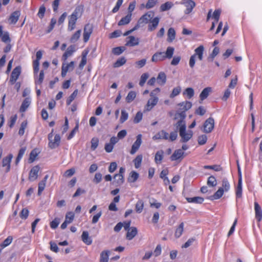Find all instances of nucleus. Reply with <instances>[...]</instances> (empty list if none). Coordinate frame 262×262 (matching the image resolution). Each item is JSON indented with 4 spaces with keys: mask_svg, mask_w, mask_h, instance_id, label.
Wrapping results in <instances>:
<instances>
[{
    "mask_svg": "<svg viewBox=\"0 0 262 262\" xmlns=\"http://www.w3.org/2000/svg\"><path fill=\"white\" fill-rule=\"evenodd\" d=\"M176 127L177 129H179V135L181 138V142L186 143L192 138L193 132L191 130L186 132L185 122H183L182 121H178L176 123Z\"/></svg>",
    "mask_w": 262,
    "mask_h": 262,
    "instance_id": "1",
    "label": "nucleus"
},
{
    "mask_svg": "<svg viewBox=\"0 0 262 262\" xmlns=\"http://www.w3.org/2000/svg\"><path fill=\"white\" fill-rule=\"evenodd\" d=\"M53 129H52V132L49 134L48 135V140H49V147L51 149H54L58 147L60 143L61 138L58 134H56L53 138Z\"/></svg>",
    "mask_w": 262,
    "mask_h": 262,
    "instance_id": "2",
    "label": "nucleus"
},
{
    "mask_svg": "<svg viewBox=\"0 0 262 262\" xmlns=\"http://www.w3.org/2000/svg\"><path fill=\"white\" fill-rule=\"evenodd\" d=\"M160 89L156 88L151 92L150 96L151 98L148 100L146 104V110L150 111L158 103L159 99L156 96V93H159Z\"/></svg>",
    "mask_w": 262,
    "mask_h": 262,
    "instance_id": "3",
    "label": "nucleus"
},
{
    "mask_svg": "<svg viewBox=\"0 0 262 262\" xmlns=\"http://www.w3.org/2000/svg\"><path fill=\"white\" fill-rule=\"evenodd\" d=\"M93 31V25L91 24H86L83 29V40L84 42H87Z\"/></svg>",
    "mask_w": 262,
    "mask_h": 262,
    "instance_id": "4",
    "label": "nucleus"
},
{
    "mask_svg": "<svg viewBox=\"0 0 262 262\" xmlns=\"http://www.w3.org/2000/svg\"><path fill=\"white\" fill-rule=\"evenodd\" d=\"M214 120L213 118L209 117L204 122L203 125V132L205 133H209L214 128Z\"/></svg>",
    "mask_w": 262,
    "mask_h": 262,
    "instance_id": "5",
    "label": "nucleus"
},
{
    "mask_svg": "<svg viewBox=\"0 0 262 262\" xmlns=\"http://www.w3.org/2000/svg\"><path fill=\"white\" fill-rule=\"evenodd\" d=\"M40 167L38 165L33 166L29 174L28 179L31 182H34L37 179Z\"/></svg>",
    "mask_w": 262,
    "mask_h": 262,
    "instance_id": "6",
    "label": "nucleus"
},
{
    "mask_svg": "<svg viewBox=\"0 0 262 262\" xmlns=\"http://www.w3.org/2000/svg\"><path fill=\"white\" fill-rule=\"evenodd\" d=\"M142 135L139 134L136 137V140L132 146V149L130 151L131 155H134L137 151L142 144Z\"/></svg>",
    "mask_w": 262,
    "mask_h": 262,
    "instance_id": "7",
    "label": "nucleus"
},
{
    "mask_svg": "<svg viewBox=\"0 0 262 262\" xmlns=\"http://www.w3.org/2000/svg\"><path fill=\"white\" fill-rule=\"evenodd\" d=\"M21 73V67L17 66L15 67L12 72L9 82L11 84H13L18 78Z\"/></svg>",
    "mask_w": 262,
    "mask_h": 262,
    "instance_id": "8",
    "label": "nucleus"
},
{
    "mask_svg": "<svg viewBox=\"0 0 262 262\" xmlns=\"http://www.w3.org/2000/svg\"><path fill=\"white\" fill-rule=\"evenodd\" d=\"M154 15L153 12H148L143 15L138 20V25H143L147 24Z\"/></svg>",
    "mask_w": 262,
    "mask_h": 262,
    "instance_id": "9",
    "label": "nucleus"
},
{
    "mask_svg": "<svg viewBox=\"0 0 262 262\" xmlns=\"http://www.w3.org/2000/svg\"><path fill=\"white\" fill-rule=\"evenodd\" d=\"M182 4H184L186 7V9L185 11V13L186 14L190 13L192 12L193 8L195 6V2L192 0L183 1Z\"/></svg>",
    "mask_w": 262,
    "mask_h": 262,
    "instance_id": "10",
    "label": "nucleus"
},
{
    "mask_svg": "<svg viewBox=\"0 0 262 262\" xmlns=\"http://www.w3.org/2000/svg\"><path fill=\"white\" fill-rule=\"evenodd\" d=\"M13 158V155L9 154L8 156L4 157L2 160L3 167H6V172H8L10 169V163Z\"/></svg>",
    "mask_w": 262,
    "mask_h": 262,
    "instance_id": "11",
    "label": "nucleus"
},
{
    "mask_svg": "<svg viewBox=\"0 0 262 262\" xmlns=\"http://www.w3.org/2000/svg\"><path fill=\"white\" fill-rule=\"evenodd\" d=\"M78 18L74 15H70L69 16L68 27V30L69 31H72L75 28V25Z\"/></svg>",
    "mask_w": 262,
    "mask_h": 262,
    "instance_id": "12",
    "label": "nucleus"
},
{
    "mask_svg": "<svg viewBox=\"0 0 262 262\" xmlns=\"http://www.w3.org/2000/svg\"><path fill=\"white\" fill-rule=\"evenodd\" d=\"M75 51V46L71 45L70 46L64 53L62 56V59L63 61H66L68 57L72 55L73 53Z\"/></svg>",
    "mask_w": 262,
    "mask_h": 262,
    "instance_id": "13",
    "label": "nucleus"
},
{
    "mask_svg": "<svg viewBox=\"0 0 262 262\" xmlns=\"http://www.w3.org/2000/svg\"><path fill=\"white\" fill-rule=\"evenodd\" d=\"M254 210L255 213V219L258 222H260L262 220V209L258 203L254 202Z\"/></svg>",
    "mask_w": 262,
    "mask_h": 262,
    "instance_id": "14",
    "label": "nucleus"
},
{
    "mask_svg": "<svg viewBox=\"0 0 262 262\" xmlns=\"http://www.w3.org/2000/svg\"><path fill=\"white\" fill-rule=\"evenodd\" d=\"M184 152L182 149H179L176 150L170 157L171 161H176L183 158Z\"/></svg>",
    "mask_w": 262,
    "mask_h": 262,
    "instance_id": "15",
    "label": "nucleus"
},
{
    "mask_svg": "<svg viewBox=\"0 0 262 262\" xmlns=\"http://www.w3.org/2000/svg\"><path fill=\"white\" fill-rule=\"evenodd\" d=\"M165 59L164 52H158L152 55L151 60L152 62H157L159 61H163Z\"/></svg>",
    "mask_w": 262,
    "mask_h": 262,
    "instance_id": "16",
    "label": "nucleus"
},
{
    "mask_svg": "<svg viewBox=\"0 0 262 262\" xmlns=\"http://www.w3.org/2000/svg\"><path fill=\"white\" fill-rule=\"evenodd\" d=\"M20 15V11H15L12 13L9 18V21L10 24H15L18 21Z\"/></svg>",
    "mask_w": 262,
    "mask_h": 262,
    "instance_id": "17",
    "label": "nucleus"
},
{
    "mask_svg": "<svg viewBox=\"0 0 262 262\" xmlns=\"http://www.w3.org/2000/svg\"><path fill=\"white\" fill-rule=\"evenodd\" d=\"M153 140H159V139H168V133L164 130H162L158 132L152 137Z\"/></svg>",
    "mask_w": 262,
    "mask_h": 262,
    "instance_id": "18",
    "label": "nucleus"
},
{
    "mask_svg": "<svg viewBox=\"0 0 262 262\" xmlns=\"http://www.w3.org/2000/svg\"><path fill=\"white\" fill-rule=\"evenodd\" d=\"M204 51V47L201 45L194 50V54L192 55L195 57L198 56L200 60H202L203 58V53Z\"/></svg>",
    "mask_w": 262,
    "mask_h": 262,
    "instance_id": "19",
    "label": "nucleus"
},
{
    "mask_svg": "<svg viewBox=\"0 0 262 262\" xmlns=\"http://www.w3.org/2000/svg\"><path fill=\"white\" fill-rule=\"evenodd\" d=\"M30 104L31 98L30 97L26 98L22 102L21 105L20 107V112L21 113L25 112L27 110Z\"/></svg>",
    "mask_w": 262,
    "mask_h": 262,
    "instance_id": "20",
    "label": "nucleus"
},
{
    "mask_svg": "<svg viewBox=\"0 0 262 262\" xmlns=\"http://www.w3.org/2000/svg\"><path fill=\"white\" fill-rule=\"evenodd\" d=\"M212 89L210 87H207L203 89L200 95V98L201 101L200 103H202L204 100L206 99L209 95V93L211 92Z\"/></svg>",
    "mask_w": 262,
    "mask_h": 262,
    "instance_id": "21",
    "label": "nucleus"
},
{
    "mask_svg": "<svg viewBox=\"0 0 262 262\" xmlns=\"http://www.w3.org/2000/svg\"><path fill=\"white\" fill-rule=\"evenodd\" d=\"M138 230L136 227H132L130 230H128L126 233V238L128 240H132L137 234Z\"/></svg>",
    "mask_w": 262,
    "mask_h": 262,
    "instance_id": "22",
    "label": "nucleus"
},
{
    "mask_svg": "<svg viewBox=\"0 0 262 262\" xmlns=\"http://www.w3.org/2000/svg\"><path fill=\"white\" fill-rule=\"evenodd\" d=\"M81 238L82 241L87 245H90L92 243V240L88 231H84L82 232L81 235Z\"/></svg>",
    "mask_w": 262,
    "mask_h": 262,
    "instance_id": "23",
    "label": "nucleus"
},
{
    "mask_svg": "<svg viewBox=\"0 0 262 262\" xmlns=\"http://www.w3.org/2000/svg\"><path fill=\"white\" fill-rule=\"evenodd\" d=\"M160 19L158 17H156L151 20V24L148 26V30L149 31H152L156 29L159 23Z\"/></svg>",
    "mask_w": 262,
    "mask_h": 262,
    "instance_id": "24",
    "label": "nucleus"
},
{
    "mask_svg": "<svg viewBox=\"0 0 262 262\" xmlns=\"http://www.w3.org/2000/svg\"><path fill=\"white\" fill-rule=\"evenodd\" d=\"M178 105L181 107L180 108V110L186 112L191 107L192 103L190 101H186L179 103Z\"/></svg>",
    "mask_w": 262,
    "mask_h": 262,
    "instance_id": "25",
    "label": "nucleus"
},
{
    "mask_svg": "<svg viewBox=\"0 0 262 262\" xmlns=\"http://www.w3.org/2000/svg\"><path fill=\"white\" fill-rule=\"evenodd\" d=\"M132 15V13H128L126 16L122 17L121 19V20L118 22V25L122 26V25H127L128 23H129V22L131 20Z\"/></svg>",
    "mask_w": 262,
    "mask_h": 262,
    "instance_id": "26",
    "label": "nucleus"
},
{
    "mask_svg": "<svg viewBox=\"0 0 262 262\" xmlns=\"http://www.w3.org/2000/svg\"><path fill=\"white\" fill-rule=\"evenodd\" d=\"M127 38L129 39V40L126 42V46L133 47L139 44L138 38H136L133 36H129Z\"/></svg>",
    "mask_w": 262,
    "mask_h": 262,
    "instance_id": "27",
    "label": "nucleus"
},
{
    "mask_svg": "<svg viewBox=\"0 0 262 262\" xmlns=\"http://www.w3.org/2000/svg\"><path fill=\"white\" fill-rule=\"evenodd\" d=\"M157 82L160 85H164L166 81V76L164 72H160L157 77Z\"/></svg>",
    "mask_w": 262,
    "mask_h": 262,
    "instance_id": "28",
    "label": "nucleus"
},
{
    "mask_svg": "<svg viewBox=\"0 0 262 262\" xmlns=\"http://www.w3.org/2000/svg\"><path fill=\"white\" fill-rule=\"evenodd\" d=\"M114 178L115 179L114 183L116 186L121 185L124 181L123 175L115 174Z\"/></svg>",
    "mask_w": 262,
    "mask_h": 262,
    "instance_id": "29",
    "label": "nucleus"
},
{
    "mask_svg": "<svg viewBox=\"0 0 262 262\" xmlns=\"http://www.w3.org/2000/svg\"><path fill=\"white\" fill-rule=\"evenodd\" d=\"M186 200L188 203H193L196 204H201L204 201V198L200 196H195L193 198H186Z\"/></svg>",
    "mask_w": 262,
    "mask_h": 262,
    "instance_id": "30",
    "label": "nucleus"
},
{
    "mask_svg": "<svg viewBox=\"0 0 262 262\" xmlns=\"http://www.w3.org/2000/svg\"><path fill=\"white\" fill-rule=\"evenodd\" d=\"M164 151L162 150L157 151L155 157V162L156 164H160L163 159Z\"/></svg>",
    "mask_w": 262,
    "mask_h": 262,
    "instance_id": "31",
    "label": "nucleus"
},
{
    "mask_svg": "<svg viewBox=\"0 0 262 262\" xmlns=\"http://www.w3.org/2000/svg\"><path fill=\"white\" fill-rule=\"evenodd\" d=\"M167 41L168 42H172L176 37V31L172 28H170L167 32Z\"/></svg>",
    "mask_w": 262,
    "mask_h": 262,
    "instance_id": "32",
    "label": "nucleus"
},
{
    "mask_svg": "<svg viewBox=\"0 0 262 262\" xmlns=\"http://www.w3.org/2000/svg\"><path fill=\"white\" fill-rule=\"evenodd\" d=\"M110 251H103L100 254V262H108Z\"/></svg>",
    "mask_w": 262,
    "mask_h": 262,
    "instance_id": "33",
    "label": "nucleus"
},
{
    "mask_svg": "<svg viewBox=\"0 0 262 262\" xmlns=\"http://www.w3.org/2000/svg\"><path fill=\"white\" fill-rule=\"evenodd\" d=\"M184 226V223L182 222L180 224L179 227L176 229L175 233H174V236L176 237L179 238L181 236V235L182 234V233L183 232Z\"/></svg>",
    "mask_w": 262,
    "mask_h": 262,
    "instance_id": "34",
    "label": "nucleus"
},
{
    "mask_svg": "<svg viewBox=\"0 0 262 262\" xmlns=\"http://www.w3.org/2000/svg\"><path fill=\"white\" fill-rule=\"evenodd\" d=\"M144 208V202L143 200H139L137 201L136 206H135V210L138 213H140L143 211Z\"/></svg>",
    "mask_w": 262,
    "mask_h": 262,
    "instance_id": "35",
    "label": "nucleus"
},
{
    "mask_svg": "<svg viewBox=\"0 0 262 262\" xmlns=\"http://www.w3.org/2000/svg\"><path fill=\"white\" fill-rule=\"evenodd\" d=\"M138 178L139 174L135 171H132L129 174L128 181L130 183H134L137 180Z\"/></svg>",
    "mask_w": 262,
    "mask_h": 262,
    "instance_id": "36",
    "label": "nucleus"
},
{
    "mask_svg": "<svg viewBox=\"0 0 262 262\" xmlns=\"http://www.w3.org/2000/svg\"><path fill=\"white\" fill-rule=\"evenodd\" d=\"M174 49L172 47H167L166 51L164 52L165 58L170 59L172 57Z\"/></svg>",
    "mask_w": 262,
    "mask_h": 262,
    "instance_id": "37",
    "label": "nucleus"
},
{
    "mask_svg": "<svg viewBox=\"0 0 262 262\" xmlns=\"http://www.w3.org/2000/svg\"><path fill=\"white\" fill-rule=\"evenodd\" d=\"M81 33V30L77 31L70 38V41L71 43L76 42L79 38Z\"/></svg>",
    "mask_w": 262,
    "mask_h": 262,
    "instance_id": "38",
    "label": "nucleus"
},
{
    "mask_svg": "<svg viewBox=\"0 0 262 262\" xmlns=\"http://www.w3.org/2000/svg\"><path fill=\"white\" fill-rule=\"evenodd\" d=\"M220 52V49L219 47H215L211 54L209 55V56L208 58V61H212L214 58V57L219 53Z\"/></svg>",
    "mask_w": 262,
    "mask_h": 262,
    "instance_id": "39",
    "label": "nucleus"
},
{
    "mask_svg": "<svg viewBox=\"0 0 262 262\" xmlns=\"http://www.w3.org/2000/svg\"><path fill=\"white\" fill-rule=\"evenodd\" d=\"M173 6V4L170 2H167L160 6L161 11H166L170 9Z\"/></svg>",
    "mask_w": 262,
    "mask_h": 262,
    "instance_id": "40",
    "label": "nucleus"
},
{
    "mask_svg": "<svg viewBox=\"0 0 262 262\" xmlns=\"http://www.w3.org/2000/svg\"><path fill=\"white\" fill-rule=\"evenodd\" d=\"M126 62V59L125 57H122L119 58L114 64V67L119 68L124 64Z\"/></svg>",
    "mask_w": 262,
    "mask_h": 262,
    "instance_id": "41",
    "label": "nucleus"
},
{
    "mask_svg": "<svg viewBox=\"0 0 262 262\" xmlns=\"http://www.w3.org/2000/svg\"><path fill=\"white\" fill-rule=\"evenodd\" d=\"M143 156L142 155H138L136 158L134 160L133 162L135 165V167L136 168H138L140 167L142 161Z\"/></svg>",
    "mask_w": 262,
    "mask_h": 262,
    "instance_id": "42",
    "label": "nucleus"
},
{
    "mask_svg": "<svg viewBox=\"0 0 262 262\" xmlns=\"http://www.w3.org/2000/svg\"><path fill=\"white\" fill-rule=\"evenodd\" d=\"M13 237L12 236H8L4 242L0 244V247L2 248H5V247L9 246L12 242Z\"/></svg>",
    "mask_w": 262,
    "mask_h": 262,
    "instance_id": "43",
    "label": "nucleus"
},
{
    "mask_svg": "<svg viewBox=\"0 0 262 262\" xmlns=\"http://www.w3.org/2000/svg\"><path fill=\"white\" fill-rule=\"evenodd\" d=\"M136 97V93H135V92L130 91L128 93V94L126 97V101L127 103H130L135 99Z\"/></svg>",
    "mask_w": 262,
    "mask_h": 262,
    "instance_id": "44",
    "label": "nucleus"
},
{
    "mask_svg": "<svg viewBox=\"0 0 262 262\" xmlns=\"http://www.w3.org/2000/svg\"><path fill=\"white\" fill-rule=\"evenodd\" d=\"M82 11H83L82 7L81 6H78L76 7L74 11H73V12L72 13V14L71 15H75V16H77V18H78V17H79L81 16Z\"/></svg>",
    "mask_w": 262,
    "mask_h": 262,
    "instance_id": "45",
    "label": "nucleus"
},
{
    "mask_svg": "<svg viewBox=\"0 0 262 262\" xmlns=\"http://www.w3.org/2000/svg\"><path fill=\"white\" fill-rule=\"evenodd\" d=\"M194 90L191 88H188L186 89L183 92V95H186L189 99L191 98L194 96Z\"/></svg>",
    "mask_w": 262,
    "mask_h": 262,
    "instance_id": "46",
    "label": "nucleus"
},
{
    "mask_svg": "<svg viewBox=\"0 0 262 262\" xmlns=\"http://www.w3.org/2000/svg\"><path fill=\"white\" fill-rule=\"evenodd\" d=\"M125 50L124 47H116L113 49L112 52L114 55H119Z\"/></svg>",
    "mask_w": 262,
    "mask_h": 262,
    "instance_id": "47",
    "label": "nucleus"
},
{
    "mask_svg": "<svg viewBox=\"0 0 262 262\" xmlns=\"http://www.w3.org/2000/svg\"><path fill=\"white\" fill-rule=\"evenodd\" d=\"M27 121L25 120L23 122H21L20 124V127L19 128V131H18V134L20 136H23L25 133V130L27 126Z\"/></svg>",
    "mask_w": 262,
    "mask_h": 262,
    "instance_id": "48",
    "label": "nucleus"
},
{
    "mask_svg": "<svg viewBox=\"0 0 262 262\" xmlns=\"http://www.w3.org/2000/svg\"><path fill=\"white\" fill-rule=\"evenodd\" d=\"M224 193L223 188H220L212 196L213 199L217 200L221 198Z\"/></svg>",
    "mask_w": 262,
    "mask_h": 262,
    "instance_id": "49",
    "label": "nucleus"
},
{
    "mask_svg": "<svg viewBox=\"0 0 262 262\" xmlns=\"http://www.w3.org/2000/svg\"><path fill=\"white\" fill-rule=\"evenodd\" d=\"M78 94V90H75L73 93L69 97L68 99L67 100V104L68 105H70L71 102L74 100L75 97L77 96Z\"/></svg>",
    "mask_w": 262,
    "mask_h": 262,
    "instance_id": "50",
    "label": "nucleus"
},
{
    "mask_svg": "<svg viewBox=\"0 0 262 262\" xmlns=\"http://www.w3.org/2000/svg\"><path fill=\"white\" fill-rule=\"evenodd\" d=\"M217 184L216 179L214 177L211 176L208 178L207 185L209 186L214 187Z\"/></svg>",
    "mask_w": 262,
    "mask_h": 262,
    "instance_id": "51",
    "label": "nucleus"
},
{
    "mask_svg": "<svg viewBox=\"0 0 262 262\" xmlns=\"http://www.w3.org/2000/svg\"><path fill=\"white\" fill-rule=\"evenodd\" d=\"M128 117V114L126 112V111L123 110L121 111V115L120 119V122L121 123H124L125 121H126Z\"/></svg>",
    "mask_w": 262,
    "mask_h": 262,
    "instance_id": "52",
    "label": "nucleus"
},
{
    "mask_svg": "<svg viewBox=\"0 0 262 262\" xmlns=\"http://www.w3.org/2000/svg\"><path fill=\"white\" fill-rule=\"evenodd\" d=\"M224 191H228L230 188V185L227 179H224L222 181V187Z\"/></svg>",
    "mask_w": 262,
    "mask_h": 262,
    "instance_id": "53",
    "label": "nucleus"
},
{
    "mask_svg": "<svg viewBox=\"0 0 262 262\" xmlns=\"http://www.w3.org/2000/svg\"><path fill=\"white\" fill-rule=\"evenodd\" d=\"M74 219V214L73 212H68L66 215L65 220L67 221L69 223H71L73 222Z\"/></svg>",
    "mask_w": 262,
    "mask_h": 262,
    "instance_id": "54",
    "label": "nucleus"
},
{
    "mask_svg": "<svg viewBox=\"0 0 262 262\" xmlns=\"http://www.w3.org/2000/svg\"><path fill=\"white\" fill-rule=\"evenodd\" d=\"M91 149L95 150L98 146L99 140L97 138H93L91 140Z\"/></svg>",
    "mask_w": 262,
    "mask_h": 262,
    "instance_id": "55",
    "label": "nucleus"
},
{
    "mask_svg": "<svg viewBox=\"0 0 262 262\" xmlns=\"http://www.w3.org/2000/svg\"><path fill=\"white\" fill-rule=\"evenodd\" d=\"M149 75L147 73H144L141 75L139 82V85L141 86H143L144 85Z\"/></svg>",
    "mask_w": 262,
    "mask_h": 262,
    "instance_id": "56",
    "label": "nucleus"
},
{
    "mask_svg": "<svg viewBox=\"0 0 262 262\" xmlns=\"http://www.w3.org/2000/svg\"><path fill=\"white\" fill-rule=\"evenodd\" d=\"M29 210L27 208H23L20 213V217L23 220L27 219L29 215Z\"/></svg>",
    "mask_w": 262,
    "mask_h": 262,
    "instance_id": "57",
    "label": "nucleus"
},
{
    "mask_svg": "<svg viewBox=\"0 0 262 262\" xmlns=\"http://www.w3.org/2000/svg\"><path fill=\"white\" fill-rule=\"evenodd\" d=\"M87 52L84 53L83 52L82 53V58H81V62L79 64V68L80 69H82L83 68V67L86 64V55H87Z\"/></svg>",
    "mask_w": 262,
    "mask_h": 262,
    "instance_id": "58",
    "label": "nucleus"
},
{
    "mask_svg": "<svg viewBox=\"0 0 262 262\" xmlns=\"http://www.w3.org/2000/svg\"><path fill=\"white\" fill-rule=\"evenodd\" d=\"M181 89L180 86L174 88L172 91V93L170 95V98H173L176 96L178 95L181 92Z\"/></svg>",
    "mask_w": 262,
    "mask_h": 262,
    "instance_id": "59",
    "label": "nucleus"
},
{
    "mask_svg": "<svg viewBox=\"0 0 262 262\" xmlns=\"http://www.w3.org/2000/svg\"><path fill=\"white\" fill-rule=\"evenodd\" d=\"M2 41L5 43L10 42L11 41L9 37V34L8 32H4V34L1 37Z\"/></svg>",
    "mask_w": 262,
    "mask_h": 262,
    "instance_id": "60",
    "label": "nucleus"
},
{
    "mask_svg": "<svg viewBox=\"0 0 262 262\" xmlns=\"http://www.w3.org/2000/svg\"><path fill=\"white\" fill-rule=\"evenodd\" d=\"M142 117H143L142 113L141 112H137V113L136 114V115L134 118V122L135 123H139L141 121Z\"/></svg>",
    "mask_w": 262,
    "mask_h": 262,
    "instance_id": "61",
    "label": "nucleus"
},
{
    "mask_svg": "<svg viewBox=\"0 0 262 262\" xmlns=\"http://www.w3.org/2000/svg\"><path fill=\"white\" fill-rule=\"evenodd\" d=\"M207 137L205 135H202L198 137V143L200 145H204L206 143Z\"/></svg>",
    "mask_w": 262,
    "mask_h": 262,
    "instance_id": "62",
    "label": "nucleus"
},
{
    "mask_svg": "<svg viewBox=\"0 0 262 262\" xmlns=\"http://www.w3.org/2000/svg\"><path fill=\"white\" fill-rule=\"evenodd\" d=\"M122 34L121 31L117 30L111 33L109 35L110 38H117L121 36Z\"/></svg>",
    "mask_w": 262,
    "mask_h": 262,
    "instance_id": "63",
    "label": "nucleus"
},
{
    "mask_svg": "<svg viewBox=\"0 0 262 262\" xmlns=\"http://www.w3.org/2000/svg\"><path fill=\"white\" fill-rule=\"evenodd\" d=\"M157 3V0H148L145 7L147 9H150L153 8Z\"/></svg>",
    "mask_w": 262,
    "mask_h": 262,
    "instance_id": "64",
    "label": "nucleus"
}]
</instances>
